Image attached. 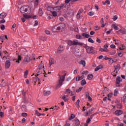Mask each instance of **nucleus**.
Returning a JSON list of instances; mask_svg holds the SVG:
<instances>
[{
	"label": "nucleus",
	"instance_id": "0e129e2a",
	"mask_svg": "<svg viewBox=\"0 0 126 126\" xmlns=\"http://www.w3.org/2000/svg\"><path fill=\"white\" fill-rule=\"evenodd\" d=\"M71 0H65V3H69Z\"/></svg>",
	"mask_w": 126,
	"mask_h": 126
},
{
	"label": "nucleus",
	"instance_id": "e433bc0d",
	"mask_svg": "<svg viewBox=\"0 0 126 126\" xmlns=\"http://www.w3.org/2000/svg\"><path fill=\"white\" fill-rule=\"evenodd\" d=\"M35 115L36 116H37V117H40L42 115V114L39 113V112L38 111V110H36L35 111Z\"/></svg>",
	"mask_w": 126,
	"mask_h": 126
},
{
	"label": "nucleus",
	"instance_id": "f03ea898",
	"mask_svg": "<svg viewBox=\"0 0 126 126\" xmlns=\"http://www.w3.org/2000/svg\"><path fill=\"white\" fill-rule=\"evenodd\" d=\"M44 68H45V66H44V63H43V61L41 62V63L39 64L37 68L35 70V72H36L37 76L40 75V74H42L43 73V71L45 73V71L44 70Z\"/></svg>",
	"mask_w": 126,
	"mask_h": 126
},
{
	"label": "nucleus",
	"instance_id": "423d86ee",
	"mask_svg": "<svg viewBox=\"0 0 126 126\" xmlns=\"http://www.w3.org/2000/svg\"><path fill=\"white\" fill-rule=\"evenodd\" d=\"M123 81V79H122L121 77L120 76H117V79H116V87H121L122 86V85H120L121 82Z\"/></svg>",
	"mask_w": 126,
	"mask_h": 126
},
{
	"label": "nucleus",
	"instance_id": "5fc2aeb1",
	"mask_svg": "<svg viewBox=\"0 0 126 126\" xmlns=\"http://www.w3.org/2000/svg\"><path fill=\"white\" fill-rule=\"evenodd\" d=\"M99 51H100V52H107V50L105 48L103 49V48H101Z\"/></svg>",
	"mask_w": 126,
	"mask_h": 126
},
{
	"label": "nucleus",
	"instance_id": "0eeeda50",
	"mask_svg": "<svg viewBox=\"0 0 126 126\" xmlns=\"http://www.w3.org/2000/svg\"><path fill=\"white\" fill-rule=\"evenodd\" d=\"M28 8H29V6H23L20 9V11L22 13H25V12H27L28 11Z\"/></svg>",
	"mask_w": 126,
	"mask_h": 126
},
{
	"label": "nucleus",
	"instance_id": "20e7f679",
	"mask_svg": "<svg viewBox=\"0 0 126 126\" xmlns=\"http://www.w3.org/2000/svg\"><path fill=\"white\" fill-rule=\"evenodd\" d=\"M65 79V78H64V76L59 75V79L57 86V88H60V87L63 85V81H64Z\"/></svg>",
	"mask_w": 126,
	"mask_h": 126
},
{
	"label": "nucleus",
	"instance_id": "c756f323",
	"mask_svg": "<svg viewBox=\"0 0 126 126\" xmlns=\"http://www.w3.org/2000/svg\"><path fill=\"white\" fill-rule=\"evenodd\" d=\"M67 44L69 46H73V40H68Z\"/></svg>",
	"mask_w": 126,
	"mask_h": 126
},
{
	"label": "nucleus",
	"instance_id": "79ce46f5",
	"mask_svg": "<svg viewBox=\"0 0 126 126\" xmlns=\"http://www.w3.org/2000/svg\"><path fill=\"white\" fill-rule=\"evenodd\" d=\"M88 42H89L90 43H94V40H93V39H92V38L90 37L89 38V39H88Z\"/></svg>",
	"mask_w": 126,
	"mask_h": 126
},
{
	"label": "nucleus",
	"instance_id": "9b49d317",
	"mask_svg": "<svg viewBox=\"0 0 126 126\" xmlns=\"http://www.w3.org/2000/svg\"><path fill=\"white\" fill-rule=\"evenodd\" d=\"M55 63H56V61H55V59L54 58H51L50 59H49V65H50V66L52 64H55Z\"/></svg>",
	"mask_w": 126,
	"mask_h": 126
},
{
	"label": "nucleus",
	"instance_id": "49530a36",
	"mask_svg": "<svg viewBox=\"0 0 126 126\" xmlns=\"http://www.w3.org/2000/svg\"><path fill=\"white\" fill-rule=\"evenodd\" d=\"M20 61H21V56L19 55L18 56V61H16V63H19Z\"/></svg>",
	"mask_w": 126,
	"mask_h": 126
},
{
	"label": "nucleus",
	"instance_id": "c03bdc74",
	"mask_svg": "<svg viewBox=\"0 0 126 126\" xmlns=\"http://www.w3.org/2000/svg\"><path fill=\"white\" fill-rule=\"evenodd\" d=\"M88 14L90 15V16H93V15L95 14V13H94L93 11H90L89 12Z\"/></svg>",
	"mask_w": 126,
	"mask_h": 126
},
{
	"label": "nucleus",
	"instance_id": "a18cd8bd",
	"mask_svg": "<svg viewBox=\"0 0 126 126\" xmlns=\"http://www.w3.org/2000/svg\"><path fill=\"white\" fill-rule=\"evenodd\" d=\"M1 38V40H5V38L7 40V36L5 35V36H0Z\"/></svg>",
	"mask_w": 126,
	"mask_h": 126
},
{
	"label": "nucleus",
	"instance_id": "a19ab883",
	"mask_svg": "<svg viewBox=\"0 0 126 126\" xmlns=\"http://www.w3.org/2000/svg\"><path fill=\"white\" fill-rule=\"evenodd\" d=\"M0 28L2 31H3V30L5 29V26H4V25H1L0 27Z\"/></svg>",
	"mask_w": 126,
	"mask_h": 126
},
{
	"label": "nucleus",
	"instance_id": "a211bd4d",
	"mask_svg": "<svg viewBox=\"0 0 126 126\" xmlns=\"http://www.w3.org/2000/svg\"><path fill=\"white\" fill-rule=\"evenodd\" d=\"M115 115L116 116H121V115L123 114V111L122 110H116L115 112Z\"/></svg>",
	"mask_w": 126,
	"mask_h": 126
},
{
	"label": "nucleus",
	"instance_id": "bb28decb",
	"mask_svg": "<svg viewBox=\"0 0 126 126\" xmlns=\"http://www.w3.org/2000/svg\"><path fill=\"white\" fill-rule=\"evenodd\" d=\"M66 97H67V95H63L62 96V99H63L64 102H67L68 101V98H66Z\"/></svg>",
	"mask_w": 126,
	"mask_h": 126
},
{
	"label": "nucleus",
	"instance_id": "6e6552de",
	"mask_svg": "<svg viewBox=\"0 0 126 126\" xmlns=\"http://www.w3.org/2000/svg\"><path fill=\"white\" fill-rule=\"evenodd\" d=\"M83 43L78 41L77 39L73 40V46H83Z\"/></svg>",
	"mask_w": 126,
	"mask_h": 126
},
{
	"label": "nucleus",
	"instance_id": "f257e3e1",
	"mask_svg": "<svg viewBox=\"0 0 126 126\" xmlns=\"http://www.w3.org/2000/svg\"><path fill=\"white\" fill-rule=\"evenodd\" d=\"M64 6V4L63 3L60 5V6H56L55 7H51L49 6L47 7L48 10L51 11V13H52V15L56 17V16H58V13L61 12V10H62V8Z\"/></svg>",
	"mask_w": 126,
	"mask_h": 126
},
{
	"label": "nucleus",
	"instance_id": "4be33fe9",
	"mask_svg": "<svg viewBox=\"0 0 126 126\" xmlns=\"http://www.w3.org/2000/svg\"><path fill=\"white\" fill-rule=\"evenodd\" d=\"M80 64L83 65V66L85 67L86 65V62L84 60H81L79 62Z\"/></svg>",
	"mask_w": 126,
	"mask_h": 126
},
{
	"label": "nucleus",
	"instance_id": "680f3d73",
	"mask_svg": "<svg viewBox=\"0 0 126 126\" xmlns=\"http://www.w3.org/2000/svg\"><path fill=\"white\" fill-rule=\"evenodd\" d=\"M94 30H95V31H97L99 30V29H100L97 26H96L94 27Z\"/></svg>",
	"mask_w": 126,
	"mask_h": 126
},
{
	"label": "nucleus",
	"instance_id": "b1692460",
	"mask_svg": "<svg viewBox=\"0 0 126 126\" xmlns=\"http://www.w3.org/2000/svg\"><path fill=\"white\" fill-rule=\"evenodd\" d=\"M75 126H80V122H79V120L78 119H76L75 120Z\"/></svg>",
	"mask_w": 126,
	"mask_h": 126
},
{
	"label": "nucleus",
	"instance_id": "052dcab7",
	"mask_svg": "<svg viewBox=\"0 0 126 126\" xmlns=\"http://www.w3.org/2000/svg\"><path fill=\"white\" fill-rule=\"evenodd\" d=\"M105 3H107V4L110 5V4H111V2H110V0H106L105 1Z\"/></svg>",
	"mask_w": 126,
	"mask_h": 126
},
{
	"label": "nucleus",
	"instance_id": "cd10ccee",
	"mask_svg": "<svg viewBox=\"0 0 126 126\" xmlns=\"http://www.w3.org/2000/svg\"><path fill=\"white\" fill-rule=\"evenodd\" d=\"M22 110L23 112H26V111H27V107L26 105H23L22 106Z\"/></svg>",
	"mask_w": 126,
	"mask_h": 126
},
{
	"label": "nucleus",
	"instance_id": "58836bf2",
	"mask_svg": "<svg viewBox=\"0 0 126 126\" xmlns=\"http://www.w3.org/2000/svg\"><path fill=\"white\" fill-rule=\"evenodd\" d=\"M120 50H124L125 49H126V46L124 45H122L120 47H119Z\"/></svg>",
	"mask_w": 126,
	"mask_h": 126
},
{
	"label": "nucleus",
	"instance_id": "6ab92c4d",
	"mask_svg": "<svg viewBox=\"0 0 126 126\" xmlns=\"http://www.w3.org/2000/svg\"><path fill=\"white\" fill-rule=\"evenodd\" d=\"M43 94L44 96H49L51 94V91H44L43 92Z\"/></svg>",
	"mask_w": 126,
	"mask_h": 126
},
{
	"label": "nucleus",
	"instance_id": "72a5a7b5",
	"mask_svg": "<svg viewBox=\"0 0 126 126\" xmlns=\"http://www.w3.org/2000/svg\"><path fill=\"white\" fill-rule=\"evenodd\" d=\"M112 28H114L115 30H119V27L118 26H116V25L113 24L112 25Z\"/></svg>",
	"mask_w": 126,
	"mask_h": 126
},
{
	"label": "nucleus",
	"instance_id": "de8ad7c7",
	"mask_svg": "<svg viewBox=\"0 0 126 126\" xmlns=\"http://www.w3.org/2000/svg\"><path fill=\"white\" fill-rule=\"evenodd\" d=\"M3 116H4V113L1 111H0V119H1Z\"/></svg>",
	"mask_w": 126,
	"mask_h": 126
},
{
	"label": "nucleus",
	"instance_id": "4468645a",
	"mask_svg": "<svg viewBox=\"0 0 126 126\" xmlns=\"http://www.w3.org/2000/svg\"><path fill=\"white\" fill-rule=\"evenodd\" d=\"M63 51V46L60 45L57 50V53L61 54Z\"/></svg>",
	"mask_w": 126,
	"mask_h": 126
},
{
	"label": "nucleus",
	"instance_id": "e2e57ef3",
	"mask_svg": "<svg viewBox=\"0 0 126 126\" xmlns=\"http://www.w3.org/2000/svg\"><path fill=\"white\" fill-rule=\"evenodd\" d=\"M91 122V119L90 118H88L86 121L87 124H89Z\"/></svg>",
	"mask_w": 126,
	"mask_h": 126
},
{
	"label": "nucleus",
	"instance_id": "338daca9",
	"mask_svg": "<svg viewBox=\"0 0 126 126\" xmlns=\"http://www.w3.org/2000/svg\"><path fill=\"white\" fill-rule=\"evenodd\" d=\"M108 97H109L110 98H111V97L113 96V93H110L108 94Z\"/></svg>",
	"mask_w": 126,
	"mask_h": 126
},
{
	"label": "nucleus",
	"instance_id": "6e6d98bb",
	"mask_svg": "<svg viewBox=\"0 0 126 126\" xmlns=\"http://www.w3.org/2000/svg\"><path fill=\"white\" fill-rule=\"evenodd\" d=\"M115 45H119L120 43V40H115Z\"/></svg>",
	"mask_w": 126,
	"mask_h": 126
},
{
	"label": "nucleus",
	"instance_id": "7c9ffc66",
	"mask_svg": "<svg viewBox=\"0 0 126 126\" xmlns=\"http://www.w3.org/2000/svg\"><path fill=\"white\" fill-rule=\"evenodd\" d=\"M23 16L24 18H26V19H29V18H31V16L28 14H24Z\"/></svg>",
	"mask_w": 126,
	"mask_h": 126
},
{
	"label": "nucleus",
	"instance_id": "4c0bfd02",
	"mask_svg": "<svg viewBox=\"0 0 126 126\" xmlns=\"http://www.w3.org/2000/svg\"><path fill=\"white\" fill-rule=\"evenodd\" d=\"M118 94H119V90L117 89L115 90L114 94V96H117V95H118Z\"/></svg>",
	"mask_w": 126,
	"mask_h": 126
},
{
	"label": "nucleus",
	"instance_id": "ddd939ff",
	"mask_svg": "<svg viewBox=\"0 0 126 126\" xmlns=\"http://www.w3.org/2000/svg\"><path fill=\"white\" fill-rule=\"evenodd\" d=\"M10 60H7L5 63V66L6 68H9L10 66Z\"/></svg>",
	"mask_w": 126,
	"mask_h": 126
},
{
	"label": "nucleus",
	"instance_id": "412c9836",
	"mask_svg": "<svg viewBox=\"0 0 126 126\" xmlns=\"http://www.w3.org/2000/svg\"><path fill=\"white\" fill-rule=\"evenodd\" d=\"M82 36L84 37V38H88L89 37H90V34L86 33H83L82 34Z\"/></svg>",
	"mask_w": 126,
	"mask_h": 126
},
{
	"label": "nucleus",
	"instance_id": "f3484780",
	"mask_svg": "<svg viewBox=\"0 0 126 126\" xmlns=\"http://www.w3.org/2000/svg\"><path fill=\"white\" fill-rule=\"evenodd\" d=\"M84 78V75H82L81 76L78 75L77 76L76 80V81H80V80H82Z\"/></svg>",
	"mask_w": 126,
	"mask_h": 126
},
{
	"label": "nucleus",
	"instance_id": "3c124183",
	"mask_svg": "<svg viewBox=\"0 0 126 126\" xmlns=\"http://www.w3.org/2000/svg\"><path fill=\"white\" fill-rule=\"evenodd\" d=\"M83 88V87H81V88H80L79 89L77 90H76L77 93H78V92H80V91H81V90H82Z\"/></svg>",
	"mask_w": 126,
	"mask_h": 126
},
{
	"label": "nucleus",
	"instance_id": "c85d7f7f",
	"mask_svg": "<svg viewBox=\"0 0 126 126\" xmlns=\"http://www.w3.org/2000/svg\"><path fill=\"white\" fill-rule=\"evenodd\" d=\"M119 72V71H116V70H115L112 73V75H113L115 77H116V76H117V74H118V73Z\"/></svg>",
	"mask_w": 126,
	"mask_h": 126
},
{
	"label": "nucleus",
	"instance_id": "864d4df0",
	"mask_svg": "<svg viewBox=\"0 0 126 126\" xmlns=\"http://www.w3.org/2000/svg\"><path fill=\"white\" fill-rule=\"evenodd\" d=\"M110 48H111V49H115L116 45H115V44H111L110 45Z\"/></svg>",
	"mask_w": 126,
	"mask_h": 126
},
{
	"label": "nucleus",
	"instance_id": "2f4dec72",
	"mask_svg": "<svg viewBox=\"0 0 126 126\" xmlns=\"http://www.w3.org/2000/svg\"><path fill=\"white\" fill-rule=\"evenodd\" d=\"M38 13H39L40 16H42L43 15V10H42V9L40 8L39 9Z\"/></svg>",
	"mask_w": 126,
	"mask_h": 126
},
{
	"label": "nucleus",
	"instance_id": "7ed1b4c3",
	"mask_svg": "<svg viewBox=\"0 0 126 126\" xmlns=\"http://www.w3.org/2000/svg\"><path fill=\"white\" fill-rule=\"evenodd\" d=\"M65 28V25L64 23L60 24L59 25H56L52 28V31L53 32H57L59 30H63Z\"/></svg>",
	"mask_w": 126,
	"mask_h": 126
},
{
	"label": "nucleus",
	"instance_id": "aec40b11",
	"mask_svg": "<svg viewBox=\"0 0 126 126\" xmlns=\"http://www.w3.org/2000/svg\"><path fill=\"white\" fill-rule=\"evenodd\" d=\"M114 67H115V70L116 71H119V70L121 69V66L119 64L115 65Z\"/></svg>",
	"mask_w": 126,
	"mask_h": 126
},
{
	"label": "nucleus",
	"instance_id": "4d7b16f0",
	"mask_svg": "<svg viewBox=\"0 0 126 126\" xmlns=\"http://www.w3.org/2000/svg\"><path fill=\"white\" fill-rule=\"evenodd\" d=\"M22 116L23 117H27V113L24 112V113H22Z\"/></svg>",
	"mask_w": 126,
	"mask_h": 126
},
{
	"label": "nucleus",
	"instance_id": "09e8293b",
	"mask_svg": "<svg viewBox=\"0 0 126 126\" xmlns=\"http://www.w3.org/2000/svg\"><path fill=\"white\" fill-rule=\"evenodd\" d=\"M38 25H39V22H38V21L37 20L35 21V23L33 25V26L34 27L38 26Z\"/></svg>",
	"mask_w": 126,
	"mask_h": 126
},
{
	"label": "nucleus",
	"instance_id": "393cba45",
	"mask_svg": "<svg viewBox=\"0 0 126 126\" xmlns=\"http://www.w3.org/2000/svg\"><path fill=\"white\" fill-rule=\"evenodd\" d=\"M87 78L88 80H92V78H93V74H90L88 75Z\"/></svg>",
	"mask_w": 126,
	"mask_h": 126
},
{
	"label": "nucleus",
	"instance_id": "37998d69",
	"mask_svg": "<svg viewBox=\"0 0 126 126\" xmlns=\"http://www.w3.org/2000/svg\"><path fill=\"white\" fill-rule=\"evenodd\" d=\"M76 39H78V40H81V35L80 34H77L76 35Z\"/></svg>",
	"mask_w": 126,
	"mask_h": 126
},
{
	"label": "nucleus",
	"instance_id": "bf43d9fd",
	"mask_svg": "<svg viewBox=\"0 0 126 126\" xmlns=\"http://www.w3.org/2000/svg\"><path fill=\"white\" fill-rule=\"evenodd\" d=\"M90 34L92 36H93V35H94V34H95V32L94 31H91V32H90Z\"/></svg>",
	"mask_w": 126,
	"mask_h": 126
},
{
	"label": "nucleus",
	"instance_id": "c9c22d12",
	"mask_svg": "<svg viewBox=\"0 0 126 126\" xmlns=\"http://www.w3.org/2000/svg\"><path fill=\"white\" fill-rule=\"evenodd\" d=\"M119 32H120V33H121L122 34H126V30H120L119 31Z\"/></svg>",
	"mask_w": 126,
	"mask_h": 126
},
{
	"label": "nucleus",
	"instance_id": "f704fd0d",
	"mask_svg": "<svg viewBox=\"0 0 126 126\" xmlns=\"http://www.w3.org/2000/svg\"><path fill=\"white\" fill-rule=\"evenodd\" d=\"M86 80H85V79H83V80H82L81 81V85L82 86L85 85V84H86Z\"/></svg>",
	"mask_w": 126,
	"mask_h": 126
},
{
	"label": "nucleus",
	"instance_id": "69168bd1",
	"mask_svg": "<svg viewBox=\"0 0 126 126\" xmlns=\"http://www.w3.org/2000/svg\"><path fill=\"white\" fill-rule=\"evenodd\" d=\"M118 56L120 57H122L123 56V53L120 52L119 53H118Z\"/></svg>",
	"mask_w": 126,
	"mask_h": 126
},
{
	"label": "nucleus",
	"instance_id": "774afa93",
	"mask_svg": "<svg viewBox=\"0 0 126 126\" xmlns=\"http://www.w3.org/2000/svg\"><path fill=\"white\" fill-rule=\"evenodd\" d=\"M96 42L99 44L101 43V40L98 38H96Z\"/></svg>",
	"mask_w": 126,
	"mask_h": 126
},
{
	"label": "nucleus",
	"instance_id": "9d476101",
	"mask_svg": "<svg viewBox=\"0 0 126 126\" xmlns=\"http://www.w3.org/2000/svg\"><path fill=\"white\" fill-rule=\"evenodd\" d=\"M84 10H83V9L82 8H80L77 14V16H76V18L77 19H80V18L81 17V16H80V15L81 14V13H82V12H83Z\"/></svg>",
	"mask_w": 126,
	"mask_h": 126
},
{
	"label": "nucleus",
	"instance_id": "5701e85b",
	"mask_svg": "<svg viewBox=\"0 0 126 126\" xmlns=\"http://www.w3.org/2000/svg\"><path fill=\"white\" fill-rule=\"evenodd\" d=\"M101 68H103V65H99L95 68L94 70L95 71H98V70H100Z\"/></svg>",
	"mask_w": 126,
	"mask_h": 126
},
{
	"label": "nucleus",
	"instance_id": "1a4fd4ad",
	"mask_svg": "<svg viewBox=\"0 0 126 126\" xmlns=\"http://www.w3.org/2000/svg\"><path fill=\"white\" fill-rule=\"evenodd\" d=\"M30 62H31V58H30L29 56H27L24 58L23 63L25 64H27V63H30Z\"/></svg>",
	"mask_w": 126,
	"mask_h": 126
},
{
	"label": "nucleus",
	"instance_id": "8fccbe9b",
	"mask_svg": "<svg viewBox=\"0 0 126 126\" xmlns=\"http://www.w3.org/2000/svg\"><path fill=\"white\" fill-rule=\"evenodd\" d=\"M2 23H5V20L4 19H2V20L0 21V24H2Z\"/></svg>",
	"mask_w": 126,
	"mask_h": 126
},
{
	"label": "nucleus",
	"instance_id": "f8f14e48",
	"mask_svg": "<svg viewBox=\"0 0 126 126\" xmlns=\"http://www.w3.org/2000/svg\"><path fill=\"white\" fill-rule=\"evenodd\" d=\"M0 85L2 87H4V86H6V82L4 81V79H2L0 80Z\"/></svg>",
	"mask_w": 126,
	"mask_h": 126
},
{
	"label": "nucleus",
	"instance_id": "603ef678",
	"mask_svg": "<svg viewBox=\"0 0 126 126\" xmlns=\"http://www.w3.org/2000/svg\"><path fill=\"white\" fill-rule=\"evenodd\" d=\"M118 19V16L117 15H115L113 17V20L114 21H116Z\"/></svg>",
	"mask_w": 126,
	"mask_h": 126
},
{
	"label": "nucleus",
	"instance_id": "2eb2a0df",
	"mask_svg": "<svg viewBox=\"0 0 126 126\" xmlns=\"http://www.w3.org/2000/svg\"><path fill=\"white\" fill-rule=\"evenodd\" d=\"M7 15V14L5 13H1V14H0V19H4V18L6 17Z\"/></svg>",
	"mask_w": 126,
	"mask_h": 126
},
{
	"label": "nucleus",
	"instance_id": "473e14b6",
	"mask_svg": "<svg viewBox=\"0 0 126 126\" xmlns=\"http://www.w3.org/2000/svg\"><path fill=\"white\" fill-rule=\"evenodd\" d=\"M116 53H117V51L113 50L112 51H111L110 52V54L111 55V56H114V55H116Z\"/></svg>",
	"mask_w": 126,
	"mask_h": 126
},
{
	"label": "nucleus",
	"instance_id": "39448f33",
	"mask_svg": "<svg viewBox=\"0 0 126 126\" xmlns=\"http://www.w3.org/2000/svg\"><path fill=\"white\" fill-rule=\"evenodd\" d=\"M86 49L88 54H94V47L92 46H86Z\"/></svg>",
	"mask_w": 126,
	"mask_h": 126
},
{
	"label": "nucleus",
	"instance_id": "dca6fc26",
	"mask_svg": "<svg viewBox=\"0 0 126 126\" xmlns=\"http://www.w3.org/2000/svg\"><path fill=\"white\" fill-rule=\"evenodd\" d=\"M29 1H32V2H34V6H38L39 3V0H29Z\"/></svg>",
	"mask_w": 126,
	"mask_h": 126
},
{
	"label": "nucleus",
	"instance_id": "13d9d810",
	"mask_svg": "<svg viewBox=\"0 0 126 126\" xmlns=\"http://www.w3.org/2000/svg\"><path fill=\"white\" fill-rule=\"evenodd\" d=\"M88 99H89V100L91 102L92 101V97H91V96H90V95H88Z\"/></svg>",
	"mask_w": 126,
	"mask_h": 126
},
{
	"label": "nucleus",
	"instance_id": "a878e982",
	"mask_svg": "<svg viewBox=\"0 0 126 126\" xmlns=\"http://www.w3.org/2000/svg\"><path fill=\"white\" fill-rule=\"evenodd\" d=\"M66 92H67L70 94V96H73V93H72V91H70V90L67 89L66 90Z\"/></svg>",
	"mask_w": 126,
	"mask_h": 126
},
{
	"label": "nucleus",
	"instance_id": "ea45409f",
	"mask_svg": "<svg viewBox=\"0 0 126 126\" xmlns=\"http://www.w3.org/2000/svg\"><path fill=\"white\" fill-rule=\"evenodd\" d=\"M28 73H29L28 70H27L25 72V73H24V77H25V78H27V75H28Z\"/></svg>",
	"mask_w": 126,
	"mask_h": 126
}]
</instances>
